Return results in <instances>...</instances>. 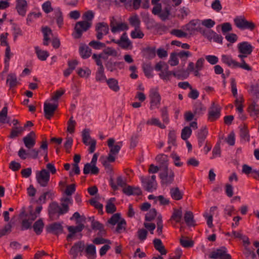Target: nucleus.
<instances>
[{
	"mask_svg": "<svg viewBox=\"0 0 259 259\" xmlns=\"http://www.w3.org/2000/svg\"><path fill=\"white\" fill-rule=\"evenodd\" d=\"M78 226L77 227H84V224L86 222H90L91 227H103V225L97 220H95L94 217H90L87 218L84 215H81L80 218L76 221Z\"/></svg>",
	"mask_w": 259,
	"mask_h": 259,
	"instance_id": "9d476101",
	"label": "nucleus"
},
{
	"mask_svg": "<svg viewBox=\"0 0 259 259\" xmlns=\"http://www.w3.org/2000/svg\"><path fill=\"white\" fill-rule=\"evenodd\" d=\"M83 228H67L69 234L67 236V240H70L72 239H80L82 234L81 232Z\"/></svg>",
	"mask_w": 259,
	"mask_h": 259,
	"instance_id": "4468645a",
	"label": "nucleus"
},
{
	"mask_svg": "<svg viewBox=\"0 0 259 259\" xmlns=\"http://www.w3.org/2000/svg\"><path fill=\"white\" fill-rule=\"evenodd\" d=\"M7 83L10 88H12L17 85L18 81L16 75L15 73H10L7 77Z\"/></svg>",
	"mask_w": 259,
	"mask_h": 259,
	"instance_id": "4c0bfd02",
	"label": "nucleus"
},
{
	"mask_svg": "<svg viewBox=\"0 0 259 259\" xmlns=\"http://www.w3.org/2000/svg\"><path fill=\"white\" fill-rule=\"evenodd\" d=\"M144 34L143 32L140 29L139 27L135 28L134 30L131 31V36L133 39L142 38Z\"/></svg>",
	"mask_w": 259,
	"mask_h": 259,
	"instance_id": "8fccbe9b",
	"label": "nucleus"
},
{
	"mask_svg": "<svg viewBox=\"0 0 259 259\" xmlns=\"http://www.w3.org/2000/svg\"><path fill=\"white\" fill-rule=\"evenodd\" d=\"M46 232L56 235L64 233L63 228H46Z\"/></svg>",
	"mask_w": 259,
	"mask_h": 259,
	"instance_id": "680f3d73",
	"label": "nucleus"
},
{
	"mask_svg": "<svg viewBox=\"0 0 259 259\" xmlns=\"http://www.w3.org/2000/svg\"><path fill=\"white\" fill-rule=\"evenodd\" d=\"M234 22L236 26L241 30H252L255 27V24L252 22L247 21L243 16L236 17L234 19Z\"/></svg>",
	"mask_w": 259,
	"mask_h": 259,
	"instance_id": "39448f33",
	"label": "nucleus"
},
{
	"mask_svg": "<svg viewBox=\"0 0 259 259\" xmlns=\"http://www.w3.org/2000/svg\"><path fill=\"white\" fill-rule=\"evenodd\" d=\"M200 24L199 21L193 20L190 22L188 24L185 25L184 29L189 31L192 32L194 31H198Z\"/></svg>",
	"mask_w": 259,
	"mask_h": 259,
	"instance_id": "c85d7f7f",
	"label": "nucleus"
},
{
	"mask_svg": "<svg viewBox=\"0 0 259 259\" xmlns=\"http://www.w3.org/2000/svg\"><path fill=\"white\" fill-rule=\"evenodd\" d=\"M239 54L238 57L241 61L250 55L253 50V47L248 41H242L238 44L237 46Z\"/></svg>",
	"mask_w": 259,
	"mask_h": 259,
	"instance_id": "7ed1b4c3",
	"label": "nucleus"
},
{
	"mask_svg": "<svg viewBox=\"0 0 259 259\" xmlns=\"http://www.w3.org/2000/svg\"><path fill=\"white\" fill-rule=\"evenodd\" d=\"M23 130L24 128L21 126L14 127L11 131L10 138H14L17 137Z\"/></svg>",
	"mask_w": 259,
	"mask_h": 259,
	"instance_id": "774afa93",
	"label": "nucleus"
},
{
	"mask_svg": "<svg viewBox=\"0 0 259 259\" xmlns=\"http://www.w3.org/2000/svg\"><path fill=\"white\" fill-rule=\"evenodd\" d=\"M221 61L228 67L233 69L240 68L247 71H251L252 70L251 67L246 63L245 60H242L239 63L233 59L231 55H222Z\"/></svg>",
	"mask_w": 259,
	"mask_h": 259,
	"instance_id": "f03ea898",
	"label": "nucleus"
},
{
	"mask_svg": "<svg viewBox=\"0 0 259 259\" xmlns=\"http://www.w3.org/2000/svg\"><path fill=\"white\" fill-rule=\"evenodd\" d=\"M170 15V10L168 8H165L163 10H161L158 16L162 20H165L168 18Z\"/></svg>",
	"mask_w": 259,
	"mask_h": 259,
	"instance_id": "338daca9",
	"label": "nucleus"
},
{
	"mask_svg": "<svg viewBox=\"0 0 259 259\" xmlns=\"http://www.w3.org/2000/svg\"><path fill=\"white\" fill-rule=\"evenodd\" d=\"M129 22L130 24L134 26L135 28L140 27V20L137 15L131 17L129 18Z\"/></svg>",
	"mask_w": 259,
	"mask_h": 259,
	"instance_id": "6e6d98bb",
	"label": "nucleus"
},
{
	"mask_svg": "<svg viewBox=\"0 0 259 259\" xmlns=\"http://www.w3.org/2000/svg\"><path fill=\"white\" fill-rule=\"evenodd\" d=\"M220 116V107L214 103H213L208 112V119L210 121H213L219 118Z\"/></svg>",
	"mask_w": 259,
	"mask_h": 259,
	"instance_id": "6ab92c4d",
	"label": "nucleus"
},
{
	"mask_svg": "<svg viewBox=\"0 0 259 259\" xmlns=\"http://www.w3.org/2000/svg\"><path fill=\"white\" fill-rule=\"evenodd\" d=\"M208 132L205 127L200 129L197 133V137L199 146H201L207 135Z\"/></svg>",
	"mask_w": 259,
	"mask_h": 259,
	"instance_id": "7c9ffc66",
	"label": "nucleus"
},
{
	"mask_svg": "<svg viewBox=\"0 0 259 259\" xmlns=\"http://www.w3.org/2000/svg\"><path fill=\"white\" fill-rule=\"evenodd\" d=\"M169 193L171 198L176 200L182 199L183 193L181 191L178 187H173L170 189Z\"/></svg>",
	"mask_w": 259,
	"mask_h": 259,
	"instance_id": "c756f323",
	"label": "nucleus"
},
{
	"mask_svg": "<svg viewBox=\"0 0 259 259\" xmlns=\"http://www.w3.org/2000/svg\"><path fill=\"white\" fill-rule=\"evenodd\" d=\"M79 51L80 55L83 59L88 58L92 53L91 49L87 45H81L79 47Z\"/></svg>",
	"mask_w": 259,
	"mask_h": 259,
	"instance_id": "2f4dec72",
	"label": "nucleus"
},
{
	"mask_svg": "<svg viewBox=\"0 0 259 259\" xmlns=\"http://www.w3.org/2000/svg\"><path fill=\"white\" fill-rule=\"evenodd\" d=\"M109 30V26L107 23L103 22L97 23L96 26L97 39H102L104 35L108 33Z\"/></svg>",
	"mask_w": 259,
	"mask_h": 259,
	"instance_id": "9b49d317",
	"label": "nucleus"
},
{
	"mask_svg": "<svg viewBox=\"0 0 259 259\" xmlns=\"http://www.w3.org/2000/svg\"><path fill=\"white\" fill-rule=\"evenodd\" d=\"M155 221L156 222V224H155V223L145 224V227H156V226H157V227H162L163 224L162 217L160 215H157V217L156 218Z\"/></svg>",
	"mask_w": 259,
	"mask_h": 259,
	"instance_id": "13d9d810",
	"label": "nucleus"
},
{
	"mask_svg": "<svg viewBox=\"0 0 259 259\" xmlns=\"http://www.w3.org/2000/svg\"><path fill=\"white\" fill-rule=\"evenodd\" d=\"M49 213L50 216L52 217L55 214L58 215L64 214V213H62V210L61 206L59 205L58 203L56 202L51 203L49 206Z\"/></svg>",
	"mask_w": 259,
	"mask_h": 259,
	"instance_id": "412c9836",
	"label": "nucleus"
},
{
	"mask_svg": "<svg viewBox=\"0 0 259 259\" xmlns=\"http://www.w3.org/2000/svg\"><path fill=\"white\" fill-rule=\"evenodd\" d=\"M240 136L242 140L245 142H249L250 140V136L247 128L243 127L240 129Z\"/></svg>",
	"mask_w": 259,
	"mask_h": 259,
	"instance_id": "09e8293b",
	"label": "nucleus"
},
{
	"mask_svg": "<svg viewBox=\"0 0 259 259\" xmlns=\"http://www.w3.org/2000/svg\"><path fill=\"white\" fill-rule=\"evenodd\" d=\"M168 143L169 146L168 147V150L171 149V146H174L176 144V132L174 130L170 131L168 135Z\"/></svg>",
	"mask_w": 259,
	"mask_h": 259,
	"instance_id": "79ce46f5",
	"label": "nucleus"
},
{
	"mask_svg": "<svg viewBox=\"0 0 259 259\" xmlns=\"http://www.w3.org/2000/svg\"><path fill=\"white\" fill-rule=\"evenodd\" d=\"M184 220L187 225L195 226L197 225L194 219L193 213L190 211H186L184 214Z\"/></svg>",
	"mask_w": 259,
	"mask_h": 259,
	"instance_id": "cd10ccee",
	"label": "nucleus"
},
{
	"mask_svg": "<svg viewBox=\"0 0 259 259\" xmlns=\"http://www.w3.org/2000/svg\"><path fill=\"white\" fill-rule=\"evenodd\" d=\"M25 147L28 149H31L35 144V135L33 132L29 133L23 139Z\"/></svg>",
	"mask_w": 259,
	"mask_h": 259,
	"instance_id": "a211bd4d",
	"label": "nucleus"
},
{
	"mask_svg": "<svg viewBox=\"0 0 259 259\" xmlns=\"http://www.w3.org/2000/svg\"><path fill=\"white\" fill-rule=\"evenodd\" d=\"M42 32L44 36L43 44L45 46H48L50 41V35L52 34V32L51 29L46 27L42 28Z\"/></svg>",
	"mask_w": 259,
	"mask_h": 259,
	"instance_id": "c9c22d12",
	"label": "nucleus"
},
{
	"mask_svg": "<svg viewBox=\"0 0 259 259\" xmlns=\"http://www.w3.org/2000/svg\"><path fill=\"white\" fill-rule=\"evenodd\" d=\"M159 178L162 185L167 186L172 184L174 181L175 174L171 169L165 167L163 171L160 172Z\"/></svg>",
	"mask_w": 259,
	"mask_h": 259,
	"instance_id": "423d86ee",
	"label": "nucleus"
},
{
	"mask_svg": "<svg viewBox=\"0 0 259 259\" xmlns=\"http://www.w3.org/2000/svg\"><path fill=\"white\" fill-rule=\"evenodd\" d=\"M61 208L62 209V213L64 214L69 211V206L72 205L73 203L72 199L71 197H67L63 198L61 200Z\"/></svg>",
	"mask_w": 259,
	"mask_h": 259,
	"instance_id": "393cba45",
	"label": "nucleus"
},
{
	"mask_svg": "<svg viewBox=\"0 0 259 259\" xmlns=\"http://www.w3.org/2000/svg\"><path fill=\"white\" fill-rule=\"evenodd\" d=\"M143 188L148 192H152L156 190L157 187V183L156 181V176L152 175L145 177H140Z\"/></svg>",
	"mask_w": 259,
	"mask_h": 259,
	"instance_id": "20e7f679",
	"label": "nucleus"
},
{
	"mask_svg": "<svg viewBox=\"0 0 259 259\" xmlns=\"http://www.w3.org/2000/svg\"><path fill=\"white\" fill-rule=\"evenodd\" d=\"M99 171V168L96 165H94L90 163H86L83 169V172L85 175L90 173L93 175H97L98 174Z\"/></svg>",
	"mask_w": 259,
	"mask_h": 259,
	"instance_id": "bb28decb",
	"label": "nucleus"
},
{
	"mask_svg": "<svg viewBox=\"0 0 259 259\" xmlns=\"http://www.w3.org/2000/svg\"><path fill=\"white\" fill-rule=\"evenodd\" d=\"M180 240L181 245L184 247H191L194 244V242L192 240L185 239V237L183 234L182 235V237Z\"/></svg>",
	"mask_w": 259,
	"mask_h": 259,
	"instance_id": "69168bd1",
	"label": "nucleus"
},
{
	"mask_svg": "<svg viewBox=\"0 0 259 259\" xmlns=\"http://www.w3.org/2000/svg\"><path fill=\"white\" fill-rule=\"evenodd\" d=\"M172 71H168V68L162 70L159 74L160 78L164 81H167L169 79V76L171 75Z\"/></svg>",
	"mask_w": 259,
	"mask_h": 259,
	"instance_id": "052dcab7",
	"label": "nucleus"
},
{
	"mask_svg": "<svg viewBox=\"0 0 259 259\" xmlns=\"http://www.w3.org/2000/svg\"><path fill=\"white\" fill-rule=\"evenodd\" d=\"M93 59L95 61L96 64L99 66L98 68L104 67L103 65L102 60L104 59V57L102 54H93Z\"/></svg>",
	"mask_w": 259,
	"mask_h": 259,
	"instance_id": "4d7b16f0",
	"label": "nucleus"
},
{
	"mask_svg": "<svg viewBox=\"0 0 259 259\" xmlns=\"http://www.w3.org/2000/svg\"><path fill=\"white\" fill-rule=\"evenodd\" d=\"M16 9L18 13L22 16H24L28 8L27 1L26 0H16Z\"/></svg>",
	"mask_w": 259,
	"mask_h": 259,
	"instance_id": "dca6fc26",
	"label": "nucleus"
},
{
	"mask_svg": "<svg viewBox=\"0 0 259 259\" xmlns=\"http://www.w3.org/2000/svg\"><path fill=\"white\" fill-rule=\"evenodd\" d=\"M85 251L89 259H95L96 257V247L94 245H88L85 248Z\"/></svg>",
	"mask_w": 259,
	"mask_h": 259,
	"instance_id": "72a5a7b5",
	"label": "nucleus"
},
{
	"mask_svg": "<svg viewBox=\"0 0 259 259\" xmlns=\"http://www.w3.org/2000/svg\"><path fill=\"white\" fill-rule=\"evenodd\" d=\"M34 49L38 58L41 61L46 60L49 56L48 51L41 50L38 46L35 47Z\"/></svg>",
	"mask_w": 259,
	"mask_h": 259,
	"instance_id": "473e14b6",
	"label": "nucleus"
},
{
	"mask_svg": "<svg viewBox=\"0 0 259 259\" xmlns=\"http://www.w3.org/2000/svg\"><path fill=\"white\" fill-rule=\"evenodd\" d=\"M12 56V54L11 53V50L10 46H8L6 49L5 52V68L6 71L8 69L9 67V63L10 59Z\"/></svg>",
	"mask_w": 259,
	"mask_h": 259,
	"instance_id": "bf43d9fd",
	"label": "nucleus"
},
{
	"mask_svg": "<svg viewBox=\"0 0 259 259\" xmlns=\"http://www.w3.org/2000/svg\"><path fill=\"white\" fill-rule=\"evenodd\" d=\"M190 10L187 7H182L176 11L175 16L178 19L183 20L190 14Z\"/></svg>",
	"mask_w": 259,
	"mask_h": 259,
	"instance_id": "5701e85b",
	"label": "nucleus"
},
{
	"mask_svg": "<svg viewBox=\"0 0 259 259\" xmlns=\"http://www.w3.org/2000/svg\"><path fill=\"white\" fill-rule=\"evenodd\" d=\"M204 60L203 58L199 59L195 65V70H194V75L196 76H198L200 75L199 71L201 70L203 67V63Z\"/></svg>",
	"mask_w": 259,
	"mask_h": 259,
	"instance_id": "a18cd8bd",
	"label": "nucleus"
},
{
	"mask_svg": "<svg viewBox=\"0 0 259 259\" xmlns=\"http://www.w3.org/2000/svg\"><path fill=\"white\" fill-rule=\"evenodd\" d=\"M56 15L57 16L56 22L58 26L60 28L63 24V18L62 13L60 8H58L55 9Z\"/></svg>",
	"mask_w": 259,
	"mask_h": 259,
	"instance_id": "3c124183",
	"label": "nucleus"
},
{
	"mask_svg": "<svg viewBox=\"0 0 259 259\" xmlns=\"http://www.w3.org/2000/svg\"><path fill=\"white\" fill-rule=\"evenodd\" d=\"M108 222L112 226L117 225V227H122L126 225L125 221L118 213L113 214L108 220Z\"/></svg>",
	"mask_w": 259,
	"mask_h": 259,
	"instance_id": "2eb2a0df",
	"label": "nucleus"
},
{
	"mask_svg": "<svg viewBox=\"0 0 259 259\" xmlns=\"http://www.w3.org/2000/svg\"><path fill=\"white\" fill-rule=\"evenodd\" d=\"M107 83L109 88L114 92H118L119 90L118 81L114 78H110L107 80Z\"/></svg>",
	"mask_w": 259,
	"mask_h": 259,
	"instance_id": "ea45409f",
	"label": "nucleus"
},
{
	"mask_svg": "<svg viewBox=\"0 0 259 259\" xmlns=\"http://www.w3.org/2000/svg\"><path fill=\"white\" fill-rule=\"evenodd\" d=\"M32 206H29L28 208L23 206L20 210L19 218L22 222V227H43L44 220L41 218L36 220L31 226L33 222L39 216L42 207L37 206L35 211L32 210Z\"/></svg>",
	"mask_w": 259,
	"mask_h": 259,
	"instance_id": "f257e3e1",
	"label": "nucleus"
},
{
	"mask_svg": "<svg viewBox=\"0 0 259 259\" xmlns=\"http://www.w3.org/2000/svg\"><path fill=\"white\" fill-rule=\"evenodd\" d=\"M147 124L154 125L159 127L161 128H165V126L164 124H162L159 119L157 118H152L147 121Z\"/></svg>",
	"mask_w": 259,
	"mask_h": 259,
	"instance_id": "864d4df0",
	"label": "nucleus"
},
{
	"mask_svg": "<svg viewBox=\"0 0 259 259\" xmlns=\"http://www.w3.org/2000/svg\"><path fill=\"white\" fill-rule=\"evenodd\" d=\"M117 44L123 49H132L133 48L132 42L128 37L126 33H123L119 39L117 40Z\"/></svg>",
	"mask_w": 259,
	"mask_h": 259,
	"instance_id": "ddd939ff",
	"label": "nucleus"
},
{
	"mask_svg": "<svg viewBox=\"0 0 259 259\" xmlns=\"http://www.w3.org/2000/svg\"><path fill=\"white\" fill-rule=\"evenodd\" d=\"M183 212L181 208L174 209L171 219L176 222H180L182 220Z\"/></svg>",
	"mask_w": 259,
	"mask_h": 259,
	"instance_id": "37998d69",
	"label": "nucleus"
},
{
	"mask_svg": "<svg viewBox=\"0 0 259 259\" xmlns=\"http://www.w3.org/2000/svg\"><path fill=\"white\" fill-rule=\"evenodd\" d=\"M123 192L128 196L134 195H139L142 193L141 190L139 187H132L130 186L124 187Z\"/></svg>",
	"mask_w": 259,
	"mask_h": 259,
	"instance_id": "b1692460",
	"label": "nucleus"
},
{
	"mask_svg": "<svg viewBox=\"0 0 259 259\" xmlns=\"http://www.w3.org/2000/svg\"><path fill=\"white\" fill-rule=\"evenodd\" d=\"M151 109L157 106L160 104L161 97L158 92L156 90H152L150 93Z\"/></svg>",
	"mask_w": 259,
	"mask_h": 259,
	"instance_id": "4be33fe9",
	"label": "nucleus"
},
{
	"mask_svg": "<svg viewBox=\"0 0 259 259\" xmlns=\"http://www.w3.org/2000/svg\"><path fill=\"white\" fill-rule=\"evenodd\" d=\"M91 22L86 21L77 22L74 27V32L72 34L74 38H80L82 33L88 30L91 27Z\"/></svg>",
	"mask_w": 259,
	"mask_h": 259,
	"instance_id": "0eeeda50",
	"label": "nucleus"
},
{
	"mask_svg": "<svg viewBox=\"0 0 259 259\" xmlns=\"http://www.w3.org/2000/svg\"><path fill=\"white\" fill-rule=\"evenodd\" d=\"M84 247V244L82 241L75 243L70 250V254L72 256L73 259H75L77 256L78 252H82Z\"/></svg>",
	"mask_w": 259,
	"mask_h": 259,
	"instance_id": "aec40b11",
	"label": "nucleus"
},
{
	"mask_svg": "<svg viewBox=\"0 0 259 259\" xmlns=\"http://www.w3.org/2000/svg\"><path fill=\"white\" fill-rule=\"evenodd\" d=\"M50 175L46 169L36 171V180L41 187H46L50 181Z\"/></svg>",
	"mask_w": 259,
	"mask_h": 259,
	"instance_id": "6e6552de",
	"label": "nucleus"
},
{
	"mask_svg": "<svg viewBox=\"0 0 259 259\" xmlns=\"http://www.w3.org/2000/svg\"><path fill=\"white\" fill-rule=\"evenodd\" d=\"M156 160L164 168L167 167L168 157L166 155L164 154H159L156 156Z\"/></svg>",
	"mask_w": 259,
	"mask_h": 259,
	"instance_id": "49530a36",
	"label": "nucleus"
},
{
	"mask_svg": "<svg viewBox=\"0 0 259 259\" xmlns=\"http://www.w3.org/2000/svg\"><path fill=\"white\" fill-rule=\"evenodd\" d=\"M110 26L111 32L114 34L128 29V26L126 23L118 22L114 17L110 19Z\"/></svg>",
	"mask_w": 259,
	"mask_h": 259,
	"instance_id": "1a4fd4ad",
	"label": "nucleus"
},
{
	"mask_svg": "<svg viewBox=\"0 0 259 259\" xmlns=\"http://www.w3.org/2000/svg\"><path fill=\"white\" fill-rule=\"evenodd\" d=\"M115 200L114 198H111L107 202L106 211L108 213H113L116 211V207L113 202Z\"/></svg>",
	"mask_w": 259,
	"mask_h": 259,
	"instance_id": "a19ab883",
	"label": "nucleus"
},
{
	"mask_svg": "<svg viewBox=\"0 0 259 259\" xmlns=\"http://www.w3.org/2000/svg\"><path fill=\"white\" fill-rule=\"evenodd\" d=\"M209 257L213 259H231V255L227 253L226 248L224 247L217 249L211 253Z\"/></svg>",
	"mask_w": 259,
	"mask_h": 259,
	"instance_id": "f8f14e48",
	"label": "nucleus"
},
{
	"mask_svg": "<svg viewBox=\"0 0 259 259\" xmlns=\"http://www.w3.org/2000/svg\"><path fill=\"white\" fill-rule=\"evenodd\" d=\"M57 108V105L49 103H45L44 104V115L48 119L53 115L55 111Z\"/></svg>",
	"mask_w": 259,
	"mask_h": 259,
	"instance_id": "f3484780",
	"label": "nucleus"
},
{
	"mask_svg": "<svg viewBox=\"0 0 259 259\" xmlns=\"http://www.w3.org/2000/svg\"><path fill=\"white\" fill-rule=\"evenodd\" d=\"M42 9L46 14H48L53 11V9L52 7L51 2L49 1L44 3L41 6Z\"/></svg>",
	"mask_w": 259,
	"mask_h": 259,
	"instance_id": "0e129e2a",
	"label": "nucleus"
},
{
	"mask_svg": "<svg viewBox=\"0 0 259 259\" xmlns=\"http://www.w3.org/2000/svg\"><path fill=\"white\" fill-rule=\"evenodd\" d=\"M217 208V207L212 206L210 207L209 210H206L203 214L206 220L207 224L209 227L212 225V217Z\"/></svg>",
	"mask_w": 259,
	"mask_h": 259,
	"instance_id": "a878e982",
	"label": "nucleus"
},
{
	"mask_svg": "<svg viewBox=\"0 0 259 259\" xmlns=\"http://www.w3.org/2000/svg\"><path fill=\"white\" fill-rule=\"evenodd\" d=\"M96 79L99 82H104L107 81L106 75L104 73V68H98L96 72Z\"/></svg>",
	"mask_w": 259,
	"mask_h": 259,
	"instance_id": "58836bf2",
	"label": "nucleus"
},
{
	"mask_svg": "<svg viewBox=\"0 0 259 259\" xmlns=\"http://www.w3.org/2000/svg\"><path fill=\"white\" fill-rule=\"evenodd\" d=\"M82 141L86 145H89L91 140H95L92 139L90 135V130L89 129H84L82 132Z\"/></svg>",
	"mask_w": 259,
	"mask_h": 259,
	"instance_id": "de8ad7c7",
	"label": "nucleus"
},
{
	"mask_svg": "<svg viewBox=\"0 0 259 259\" xmlns=\"http://www.w3.org/2000/svg\"><path fill=\"white\" fill-rule=\"evenodd\" d=\"M10 118L8 116V107L5 106L0 112V123L4 124L9 123Z\"/></svg>",
	"mask_w": 259,
	"mask_h": 259,
	"instance_id": "e433bc0d",
	"label": "nucleus"
},
{
	"mask_svg": "<svg viewBox=\"0 0 259 259\" xmlns=\"http://www.w3.org/2000/svg\"><path fill=\"white\" fill-rule=\"evenodd\" d=\"M41 16V13L40 12L38 13H30L28 14L27 17L26 21L27 24H29L32 21H34V19H37L40 17Z\"/></svg>",
	"mask_w": 259,
	"mask_h": 259,
	"instance_id": "5fc2aeb1",
	"label": "nucleus"
},
{
	"mask_svg": "<svg viewBox=\"0 0 259 259\" xmlns=\"http://www.w3.org/2000/svg\"><path fill=\"white\" fill-rule=\"evenodd\" d=\"M191 134L192 130L190 127L186 126L182 131L181 138L184 140H187Z\"/></svg>",
	"mask_w": 259,
	"mask_h": 259,
	"instance_id": "603ef678",
	"label": "nucleus"
},
{
	"mask_svg": "<svg viewBox=\"0 0 259 259\" xmlns=\"http://www.w3.org/2000/svg\"><path fill=\"white\" fill-rule=\"evenodd\" d=\"M154 247L161 255H165L166 254L167 251L165 249L164 246L162 245V242L160 239H155L153 241Z\"/></svg>",
	"mask_w": 259,
	"mask_h": 259,
	"instance_id": "f704fd0d",
	"label": "nucleus"
},
{
	"mask_svg": "<svg viewBox=\"0 0 259 259\" xmlns=\"http://www.w3.org/2000/svg\"><path fill=\"white\" fill-rule=\"evenodd\" d=\"M143 69L145 75L148 77L151 78L153 76L152 71L153 68L150 63H145L143 65Z\"/></svg>",
	"mask_w": 259,
	"mask_h": 259,
	"instance_id": "c03bdc74",
	"label": "nucleus"
},
{
	"mask_svg": "<svg viewBox=\"0 0 259 259\" xmlns=\"http://www.w3.org/2000/svg\"><path fill=\"white\" fill-rule=\"evenodd\" d=\"M178 57V56L176 53H172L170 54L168 63L171 66H175L179 64Z\"/></svg>",
	"mask_w": 259,
	"mask_h": 259,
	"instance_id": "e2e57ef3",
	"label": "nucleus"
}]
</instances>
